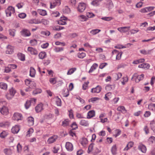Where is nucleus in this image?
<instances>
[{
	"instance_id": "nucleus-1",
	"label": "nucleus",
	"mask_w": 155,
	"mask_h": 155,
	"mask_svg": "<svg viewBox=\"0 0 155 155\" xmlns=\"http://www.w3.org/2000/svg\"><path fill=\"white\" fill-rule=\"evenodd\" d=\"M144 76V74H143L138 75L137 73H135L133 75L131 79L132 80L133 79L136 83H138L140 81L143 80Z\"/></svg>"
},
{
	"instance_id": "nucleus-2",
	"label": "nucleus",
	"mask_w": 155,
	"mask_h": 155,
	"mask_svg": "<svg viewBox=\"0 0 155 155\" xmlns=\"http://www.w3.org/2000/svg\"><path fill=\"white\" fill-rule=\"evenodd\" d=\"M5 12L7 17H10L15 13V8L12 6H9L6 9Z\"/></svg>"
},
{
	"instance_id": "nucleus-3",
	"label": "nucleus",
	"mask_w": 155,
	"mask_h": 155,
	"mask_svg": "<svg viewBox=\"0 0 155 155\" xmlns=\"http://www.w3.org/2000/svg\"><path fill=\"white\" fill-rule=\"evenodd\" d=\"M12 118L13 120L18 121L21 120L23 118V117L21 114L15 113L14 114Z\"/></svg>"
},
{
	"instance_id": "nucleus-4",
	"label": "nucleus",
	"mask_w": 155,
	"mask_h": 155,
	"mask_svg": "<svg viewBox=\"0 0 155 155\" xmlns=\"http://www.w3.org/2000/svg\"><path fill=\"white\" fill-rule=\"evenodd\" d=\"M86 5L84 3H79L77 8L78 11L80 12H83L86 9Z\"/></svg>"
},
{
	"instance_id": "nucleus-5",
	"label": "nucleus",
	"mask_w": 155,
	"mask_h": 155,
	"mask_svg": "<svg viewBox=\"0 0 155 155\" xmlns=\"http://www.w3.org/2000/svg\"><path fill=\"white\" fill-rule=\"evenodd\" d=\"M68 20V19L67 17L64 16H61V17L60 20L58 21V23L60 25H65L67 24L66 22Z\"/></svg>"
},
{
	"instance_id": "nucleus-6",
	"label": "nucleus",
	"mask_w": 155,
	"mask_h": 155,
	"mask_svg": "<svg viewBox=\"0 0 155 155\" xmlns=\"http://www.w3.org/2000/svg\"><path fill=\"white\" fill-rule=\"evenodd\" d=\"M0 112L2 114L6 115L9 113L8 108L6 106H3L0 108Z\"/></svg>"
},
{
	"instance_id": "nucleus-7",
	"label": "nucleus",
	"mask_w": 155,
	"mask_h": 155,
	"mask_svg": "<svg viewBox=\"0 0 155 155\" xmlns=\"http://www.w3.org/2000/svg\"><path fill=\"white\" fill-rule=\"evenodd\" d=\"M112 54L113 55H116V60H119L120 59L122 54L121 52H119L117 50H114L112 51Z\"/></svg>"
},
{
	"instance_id": "nucleus-8",
	"label": "nucleus",
	"mask_w": 155,
	"mask_h": 155,
	"mask_svg": "<svg viewBox=\"0 0 155 155\" xmlns=\"http://www.w3.org/2000/svg\"><path fill=\"white\" fill-rule=\"evenodd\" d=\"M7 50L5 51V53L7 54H11L14 52V48L13 47L8 45L6 47Z\"/></svg>"
},
{
	"instance_id": "nucleus-9",
	"label": "nucleus",
	"mask_w": 155,
	"mask_h": 155,
	"mask_svg": "<svg viewBox=\"0 0 155 155\" xmlns=\"http://www.w3.org/2000/svg\"><path fill=\"white\" fill-rule=\"evenodd\" d=\"M105 116V113H101L99 116V118H100V122L102 123H104L107 122L108 121V119L106 117L103 118Z\"/></svg>"
},
{
	"instance_id": "nucleus-10",
	"label": "nucleus",
	"mask_w": 155,
	"mask_h": 155,
	"mask_svg": "<svg viewBox=\"0 0 155 155\" xmlns=\"http://www.w3.org/2000/svg\"><path fill=\"white\" fill-rule=\"evenodd\" d=\"M27 51L28 53L32 55H36L38 54L37 50L35 48L32 47H28Z\"/></svg>"
},
{
	"instance_id": "nucleus-11",
	"label": "nucleus",
	"mask_w": 155,
	"mask_h": 155,
	"mask_svg": "<svg viewBox=\"0 0 155 155\" xmlns=\"http://www.w3.org/2000/svg\"><path fill=\"white\" fill-rule=\"evenodd\" d=\"M44 109L43 105L40 103L38 104L35 107V110L37 113H39L42 111Z\"/></svg>"
},
{
	"instance_id": "nucleus-12",
	"label": "nucleus",
	"mask_w": 155,
	"mask_h": 155,
	"mask_svg": "<svg viewBox=\"0 0 155 155\" xmlns=\"http://www.w3.org/2000/svg\"><path fill=\"white\" fill-rule=\"evenodd\" d=\"M130 27H124L118 28L117 30L121 33H125L127 32L129 30Z\"/></svg>"
},
{
	"instance_id": "nucleus-13",
	"label": "nucleus",
	"mask_w": 155,
	"mask_h": 155,
	"mask_svg": "<svg viewBox=\"0 0 155 155\" xmlns=\"http://www.w3.org/2000/svg\"><path fill=\"white\" fill-rule=\"evenodd\" d=\"M20 127L19 125H15L11 129L12 132L13 134H17L19 131Z\"/></svg>"
},
{
	"instance_id": "nucleus-14",
	"label": "nucleus",
	"mask_w": 155,
	"mask_h": 155,
	"mask_svg": "<svg viewBox=\"0 0 155 155\" xmlns=\"http://www.w3.org/2000/svg\"><path fill=\"white\" fill-rule=\"evenodd\" d=\"M65 147L67 150L68 151H71L73 149V147L72 144L69 142H67L65 145Z\"/></svg>"
},
{
	"instance_id": "nucleus-15",
	"label": "nucleus",
	"mask_w": 155,
	"mask_h": 155,
	"mask_svg": "<svg viewBox=\"0 0 155 155\" xmlns=\"http://www.w3.org/2000/svg\"><path fill=\"white\" fill-rule=\"evenodd\" d=\"M95 111L93 110L89 111L87 113V118L90 119L95 116Z\"/></svg>"
},
{
	"instance_id": "nucleus-16",
	"label": "nucleus",
	"mask_w": 155,
	"mask_h": 155,
	"mask_svg": "<svg viewBox=\"0 0 155 155\" xmlns=\"http://www.w3.org/2000/svg\"><path fill=\"white\" fill-rule=\"evenodd\" d=\"M57 137V136L56 135H54L50 137L47 140L48 143L50 144L54 143L56 140Z\"/></svg>"
},
{
	"instance_id": "nucleus-17",
	"label": "nucleus",
	"mask_w": 155,
	"mask_h": 155,
	"mask_svg": "<svg viewBox=\"0 0 155 155\" xmlns=\"http://www.w3.org/2000/svg\"><path fill=\"white\" fill-rule=\"evenodd\" d=\"M101 90V87L99 86H97L96 87L91 89V92L93 93H99Z\"/></svg>"
},
{
	"instance_id": "nucleus-18",
	"label": "nucleus",
	"mask_w": 155,
	"mask_h": 155,
	"mask_svg": "<svg viewBox=\"0 0 155 155\" xmlns=\"http://www.w3.org/2000/svg\"><path fill=\"white\" fill-rule=\"evenodd\" d=\"M80 124L84 127H88L89 126V122L88 120H82L80 122Z\"/></svg>"
},
{
	"instance_id": "nucleus-19",
	"label": "nucleus",
	"mask_w": 155,
	"mask_h": 155,
	"mask_svg": "<svg viewBox=\"0 0 155 155\" xmlns=\"http://www.w3.org/2000/svg\"><path fill=\"white\" fill-rule=\"evenodd\" d=\"M21 32L22 35L25 36H29L31 35L30 31L27 29H23Z\"/></svg>"
},
{
	"instance_id": "nucleus-20",
	"label": "nucleus",
	"mask_w": 155,
	"mask_h": 155,
	"mask_svg": "<svg viewBox=\"0 0 155 155\" xmlns=\"http://www.w3.org/2000/svg\"><path fill=\"white\" fill-rule=\"evenodd\" d=\"M3 152L6 155H11L12 153V150L10 148L4 149L3 150Z\"/></svg>"
},
{
	"instance_id": "nucleus-21",
	"label": "nucleus",
	"mask_w": 155,
	"mask_h": 155,
	"mask_svg": "<svg viewBox=\"0 0 155 155\" xmlns=\"http://www.w3.org/2000/svg\"><path fill=\"white\" fill-rule=\"evenodd\" d=\"M138 149L140 150L143 153H145L147 150L146 147L142 143H140L138 146Z\"/></svg>"
},
{
	"instance_id": "nucleus-22",
	"label": "nucleus",
	"mask_w": 155,
	"mask_h": 155,
	"mask_svg": "<svg viewBox=\"0 0 155 155\" xmlns=\"http://www.w3.org/2000/svg\"><path fill=\"white\" fill-rule=\"evenodd\" d=\"M36 73L35 70L32 67H31L30 69V76L31 77H34Z\"/></svg>"
},
{
	"instance_id": "nucleus-23",
	"label": "nucleus",
	"mask_w": 155,
	"mask_h": 155,
	"mask_svg": "<svg viewBox=\"0 0 155 155\" xmlns=\"http://www.w3.org/2000/svg\"><path fill=\"white\" fill-rule=\"evenodd\" d=\"M150 65L147 63H143L139 64L138 65V68H147L148 69L150 68Z\"/></svg>"
},
{
	"instance_id": "nucleus-24",
	"label": "nucleus",
	"mask_w": 155,
	"mask_h": 155,
	"mask_svg": "<svg viewBox=\"0 0 155 155\" xmlns=\"http://www.w3.org/2000/svg\"><path fill=\"white\" fill-rule=\"evenodd\" d=\"M102 0H92L91 4L94 6H98L99 5V3Z\"/></svg>"
},
{
	"instance_id": "nucleus-25",
	"label": "nucleus",
	"mask_w": 155,
	"mask_h": 155,
	"mask_svg": "<svg viewBox=\"0 0 155 155\" xmlns=\"http://www.w3.org/2000/svg\"><path fill=\"white\" fill-rule=\"evenodd\" d=\"M79 20L81 21H87V18L84 15H81L78 16Z\"/></svg>"
},
{
	"instance_id": "nucleus-26",
	"label": "nucleus",
	"mask_w": 155,
	"mask_h": 155,
	"mask_svg": "<svg viewBox=\"0 0 155 155\" xmlns=\"http://www.w3.org/2000/svg\"><path fill=\"white\" fill-rule=\"evenodd\" d=\"M18 58L21 61H24L25 59V55L21 53H19L17 54Z\"/></svg>"
},
{
	"instance_id": "nucleus-27",
	"label": "nucleus",
	"mask_w": 155,
	"mask_h": 155,
	"mask_svg": "<svg viewBox=\"0 0 155 155\" xmlns=\"http://www.w3.org/2000/svg\"><path fill=\"white\" fill-rule=\"evenodd\" d=\"M98 67V64L96 63H94L91 66L90 70L89 71V73H90L94 71Z\"/></svg>"
},
{
	"instance_id": "nucleus-28",
	"label": "nucleus",
	"mask_w": 155,
	"mask_h": 155,
	"mask_svg": "<svg viewBox=\"0 0 155 155\" xmlns=\"http://www.w3.org/2000/svg\"><path fill=\"white\" fill-rule=\"evenodd\" d=\"M134 143L132 142H130L127 145L126 147L124 148V150H127L131 147H132L134 145Z\"/></svg>"
},
{
	"instance_id": "nucleus-29",
	"label": "nucleus",
	"mask_w": 155,
	"mask_h": 155,
	"mask_svg": "<svg viewBox=\"0 0 155 155\" xmlns=\"http://www.w3.org/2000/svg\"><path fill=\"white\" fill-rule=\"evenodd\" d=\"M28 123L29 125L30 126H32L34 124V119L33 117H30L28 118Z\"/></svg>"
},
{
	"instance_id": "nucleus-30",
	"label": "nucleus",
	"mask_w": 155,
	"mask_h": 155,
	"mask_svg": "<svg viewBox=\"0 0 155 155\" xmlns=\"http://www.w3.org/2000/svg\"><path fill=\"white\" fill-rule=\"evenodd\" d=\"M38 12L39 14L42 16H45L47 15V12L46 10L41 9H39L38 10Z\"/></svg>"
},
{
	"instance_id": "nucleus-31",
	"label": "nucleus",
	"mask_w": 155,
	"mask_h": 155,
	"mask_svg": "<svg viewBox=\"0 0 155 155\" xmlns=\"http://www.w3.org/2000/svg\"><path fill=\"white\" fill-rule=\"evenodd\" d=\"M148 142L149 144L155 143V137L153 136L150 137L148 139Z\"/></svg>"
},
{
	"instance_id": "nucleus-32",
	"label": "nucleus",
	"mask_w": 155,
	"mask_h": 155,
	"mask_svg": "<svg viewBox=\"0 0 155 155\" xmlns=\"http://www.w3.org/2000/svg\"><path fill=\"white\" fill-rule=\"evenodd\" d=\"M8 87V85L6 84L3 82L0 83V88L4 90H7Z\"/></svg>"
},
{
	"instance_id": "nucleus-33",
	"label": "nucleus",
	"mask_w": 155,
	"mask_h": 155,
	"mask_svg": "<svg viewBox=\"0 0 155 155\" xmlns=\"http://www.w3.org/2000/svg\"><path fill=\"white\" fill-rule=\"evenodd\" d=\"M148 108L152 111H155V104L152 103L149 104L148 106Z\"/></svg>"
},
{
	"instance_id": "nucleus-34",
	"label": "nucleus",
	"mask_w": 155,
	"mask_h": 155,
	"mask_svg": "<svg viewBox=\"0 0 155 155\" xmlns=\"http://www.w3.org/2000/svg\"><path fill=\"white\" fill-rule=\"evenodd\" d=\"M145 61L144 58H141L138 60L134 61L133 62V64H138L140 63H143Z\"/></svg>"
},
{
	"instance_id": "nucleus-35",
	"label": "nucleus",
	"mask_w": 155,
	"mask_h": 155,
	"mask_svg": "<svg viewBox=\"0 0 155 155\" xmlns=\"http://www.w3.org/2000/svg\"><path fill=\"white\" fill-rule=\"evenodd\" d=\"M117 148L116 145H114L111 149V151L113 155H115L117 153Z\"/></svg>"
},
{
	"instance_id": "nucleus-36",
	"label": "nucleus",
	"mask_w": 155,
	"mask_h": 155,
	"mask_svg": "<svg viewBox=\"0 0 155 155\" xmlns=\"http://www.w3.org/2000/svg\"><path fill=\"white\" fill-rule=\"evenodd\" d=\"M62 94L63 96L65 97H68L69 94V92L68 89H63L62 91Z\"/></svg>"
},
{
	"instance_id": "nucleus-37",
	"label": "nucleus",
	"mask_w": 155,
	"mask_h": 155,
	"mask_svg": "<svg viewBox=\"0 0 155 155\" xmlns=\"http://www.w3.org/2000/svg\"><path fill=\"white\" fill-rule=\"evenodd\" d=\"M117 110L118 111H120L124 113H125L126 112V110H125V107L123 106H120L118 107Z\"/></svg>"
},
{
	"instance_id": "nucleus-38",
	"label": "nucleus",
	"mask_w": 155,
	"mask_h": 155,
	"mask_svg": "<svg viewBox=\"0 0 155 155\" xmlns=\"http://www.w3.org/2000/svg\"><path fill=\"white\" fill-rule=\"evenodd\" d=\"M101 31V30L98 29H93L90 32L91 35H94L98 33Z\"/></svg>"
},
{
	"instance_id": "nucleus-39",
	"label": "nucleus",
	"mask_w": 155,
	"mask_h": 155,
	"mask_svg": "<svg viewBox=\"0 0 155 155\" xmlns=\"http://www.w3.org/2000/svg\"><path fill=\"white\" fill-rule=\"evenodd\" d=\"M63 11L64 13L69 14L71 12V10L68 6H66L63 9Z\"/></svg>"
},
{
	"instance_id": "nucleus-40",
	"label": "nucleus",
	"mask_w": 155,
	"mask_h": 155,
	"mask_svg": "<svg viewBox=\"0 0 155 155\" xmlns=\"http://www.w3.org/2000/svg\"><path fill=\"white\" fill-rule=\"evenodd\" d=\"M150 124L151 130L154 133H155V122L154 121H152Z\"/></svg>"
},
{
	"instance_id": "nucleus-41",
	"label": "nucleus",
	"mask_w": 155,
	"mask_h": 155,
	"mask_svg": "<svg viewBox=\"0 0 155 155\" xmlns=\"http://www.w3.org/2000/svg\"><path fill=\"white\" fill-rule=\"evenodd\" d=\"M76 68H75L69 69L67 73V74L68 75L71 74L76 70Z\"/></svg>"
},
{
	"instance_id": "nucleus-42",
	"label": "nucleus",
	"mask_w": 155,
	"mask_h": 155,
	"mask_svg": "<svg viewBox=\"0 0 155 155\" xmlns=\"http://www.w3.org/2000/svg\"><path fill=\"white\" fill-rule=\"evenodd\" d=\"M8 135V132L5 131H3L0 134V137L1 138H4L6 137Z\"/></svg>"
},
{
	"instance_id": "nucleus-43",
	"label": "nucleus",
	"mask_w": 155,
	"mask_h": 155,
	"mask_svg": "<svg viewBox=\"0 0 155 155\" xmlns=\"http://www.w3.org/2000/svg\"><path fill=\"white\" fill-rule=\"evenodd\" d=\"M122 81L121 83L123 85H125L128 81V78L127 76L123 77L122 78Z\"/></svg>"
},
{
	"instance_id": "nucleus-44",
	"label": "nucleus",
	"mask_w": 155,
	"mask_h": 155,
	"mask_svg": "<svg viewBox=\"0 0 155 155\" xmlns=\"http://www.w3.org/2000/svg\"><path fill=\"white\" fill-rule=\"evenodd\" d=\"M38 56L40 58L43 59L46 57V53L45 52H41L39 54Z\"/></svg>"
},
{
	"instance_id": "nucleus-45",
	"label": "nucleus",
	"mask_w": 155,
	"mask_h": 155,
	"mask_svg": "<svg viewBox=\"0 0 155 155\" xmlns=\"http://www.w3.org/2000/svg\"><path fill=\"white\" fill-rule=\"evenodd\" d=\"M140 51L141 53L144 55H147L150 54L151 50H148L147 51H146L145 50L143 49L140 50Z\"/></svg>"
},
{
	"instance_id": "nucleus-46",
	"label": "nucleus",
	"mask_w": 155,
	"mask_h": 155,
	"mask_svg": "<svg viewBox=\"0 0 155 155\" xmlns=\"http://www.w3.org/2000/svg\"><path fill=\"white\" fill-rule=\"evenodd\" d=\"M69 123V120L68 119H66L62 122V125L63 127H66L68 126Z\"/></svg>"
},
{
	"instance_id": "nucleus-47",
	"label": "nucleus",
	"mask_w": 155,
	"mask_h": 155,
	"mask_svg": "<svg viewBox=\"0 0 155 155\" xmlns=\"http://www.w3.org/2000/svg\"><path fill=\"white\" fill-rule=\"evenodd\" d=\"M9 93L14 97L16 92L15 90L13 87L10 89L9 90Z\"/></svg>"
},
{
	"instance_id": "nucleus-48",
	"label": "nucleus",
	"mask_w": 155,
	"mask_h": 155,
	"mask_svg": "<svg viewBox=\"0 0 155 155\" xmlns=\"http://www.w3.org/2000/svg\"><path fill=\"white\" fill-rule=\"evenodd\" d=\"M88 143V140L87 138H83L81 141V144L83 146H84L85 145Z\"/></svg>"
},
{
	"instance_id": "nucleus-49",
	"label": "nucleus",
	"mask_w": 155,
	"mask_h": 155,
	"mask_svg": "<svg viewBox=\"0 0 155 155\" xmlns=\"http://www.w3.org/2000/svg\"><path fill=\"white\" fill-rule=\"evenodd\" d=\"M115 134L114 135V136L116 137L119 136L121 133V131L118 129H117L115 130Z\"/></svg>"
},
{
	"instance_id": "nucleus-50",
	"label": "nucleus",
	"mask_w": 155,
	"mask_h": 155,
	"mask_svg": "<svg viewBox=\"0 0 155 155\" xmlns=\"http://www.w3.org/2000/svg\"><path fill=\"white\" fill-rule=\"evenodd\" d=\"M101 19L105 21H109L112 20L113 18L111 17H105L101 18Z\"/></svg>"
},
{
	"instance_id": "nucleus-51",
	"label": "nucleus",
	"mask_w": 155,
	"mask_h": 155,
	"mask_svg": "<svg viewBox=\"0 0 155 155\" xmlns=\"http://www.w3.org/2000/svg\"><path fill=\"white\" fill-rule=\"evenodd\" d=\"M9 34L11 36L14 37L15 35V31L14 29H10L8 30Z\"/></svg>"
},
{
	"instance_id": "nucleus-52",
	"label": "nucleus",
	"mask_w": 155,
	"mask_h": 155,
	"mask_svg": "<svg viewBox=\"0 0 155 155\" xmlns=\"http://www.w3.org/2000/svg\"><path fill=\"white\" fill-rule=\"evenodd\" d=\"M56 102L58 106H61V101L60 99L58 97H55Z\"/></svg>"
},
{
	"instance_id": "nucleus-53",
	"label": "nucleus",
	"mask_w": 155,
	"mask_h": 155,
	"mask_svg": "<svg viewBox=\"0 0 155 155\" xmlns=\"http://www.w3.org/2000/svg\"><path fill=\"white\" fill-rule=\"evenodd\" d=\"M30 43L32 46L35 45L37 44V41L35 39L31 40L30 41Z\"/></svg>"
},
{
	"instance_id": "nucleus-54",
	"label": "nucleus",
	"mask_w": 155,
	"mask_h": 155,
	"mask_svg": "<svg viewBox=\"0 0 155 155\" xmlns=\"http://www.w3.org/2000/svg\"><path fill=\"white\" fill-rule=\"evenodd\" d=\"M64 48L62 47H56L54 49V51L56 52H58L63 51Z\"/></svg>"
},
{
	"instance_id": "nucleus-55",
	"label": "nucleus",
	"mask_w": 155,
	"mask_h": 155,
	"mask_svg": "<svg viewBox=\"0 0 155 155\" xmlns=\"http://www.w3.org/2000/svg\"><path fill=\"white\" fill-rule=\"evenodd\" d=\"M49 23V21L46 19H42L41 20V23H42L45 25H47Z\"/></svg>"
},
{
	"instance_id": "nucleus-56",
	"label": "nucleus",
	"mask_w": 155,
	"mask_h": 155,
	"mask_svg": "<svg viewBox=\"0 0 155 155\" xmlns=\"http://www.w3.org/2000/svg\"><path fill=\"white\" fill-rule=\"evenodd\" d=\"M17 152L18 153H20L21 152L22 147L21 145L19 143H18L17 146Z\"/></svg>"
},
{
	"instance_id": "nucleus-57",
	"label": "nucleus",
	"mask_w": 155,
	"mask_h": 155,
	"mask_svg": "<svg viewBox=\"0 0 155 155\" xmlns=\"http://www.w3.org/2000/svg\"><path fill=\"white\" fill-rule=\"evenodd\" d=\"M41 34L43 35L46 36H48L50 34V32L48 31H41Z\"/></svg>"
},
{
	"instance_id": "nucleus-58",
	"label": "nucleus",
	"mask_w": 155,
	"mask_h": 155,
	"mask_svg": "<svg viewBox=\"0 0 155 155\" xmlns=\"http://www.w3.org/2000/svg\"><path fill=\"white\" fill-rule=\"evenodd\" d=\"M122 74L120 73H117L115 74V78L116 80H119L122 77Z\"/></svg>"
},
{
	"instance_id": "nucleus-59",
	"label": "nucleus",
	"mask_w": 155,
	"mask_h": 155,
	"mask_svg": "<svg viewBox=\"0 0 155 155\" xmlns=\"http://www.w3.org/2000/svg\"><path fill=\"white\" fill-rule=\"evenodd\" d=\"M86 56V54L84 53L81 52L79 53L78 54V56L79 58H83Z\"/></svg>"
},
{
	"instance_id": "nucleus-60",
	"label": "nucleus",
	"mask_w": 155,
	"mask_h": 155,
	"mask_svg": "<svg viewBox=\"0 0 155 155\" xmlns=\"http://www.w3.org/2000/svg\"><path fill=\"white\" fill-rule=\"evenodd\" d=\"M108 7L109 8V9H111L113 7V4L111 0H109L108 1Z\"/></svg>"
},
{
	"instance_id": "nucleus-61",
	"label": "nucleus",
	"mask_w": 155,
	"mask_h": 155,
	"mask_svg": "<svg viewBox=\"0 0 155 155\" xmlns=\"http://www.w3.org/2000/svg\"><path fill=\"white\" fill-rule=\"evenodd\" d=\"M31 102L30 101H26L25 104V107L26 109H28L29 108L31 105Z\"/></svg>"
},
{
	"instance_id": "nucleus-62",
	"label": "nucleus",
	"mask_w": 155,
	"mask_h": 155,
	"mask_svg": "<svg viewBox=\"0 0 155 155\" xmlns=\"http://www.w3.org/2000/svg\"><path fill=\"white\" fill-rule=\"evenodd\" d=\"M114 88V86L108 84L105 87V89L109 90H111L113 89Z\"/></svg>"
},
{
	"instance_id": "nucleus-63",
	"label": "nucleus",
	"mask_w": 155,
	"mask_h": 155,
	"mask_svg": "<svg viewBox=\"0 0 155 155\" xmlns=\"http://www.w3.org/2000/svg\"><path fill=\"white\" fill-rule=\"evenodd\" d=\"M5 96L7 99L8 100L12 99L14 97L13 95L10 94L9 93L7 94H6Z\"/></svg>"
},
{
	"instance_id": "nucleus-64",
	"label": "nucleus",
	"mask_w": 155,
	"mask_h": 155,
	"mask_svg": "<svg viewBox=\"0 0 155 155\" xmlns=\"http://www.w3.org/2000/svg\"><path fill=\"white\" fill-rule=\"evenodd\" d=\"M88 18H91L94 16L95 15L94 14L91 12H87L86 14Z\"/></svg>"
}]
</instances>
